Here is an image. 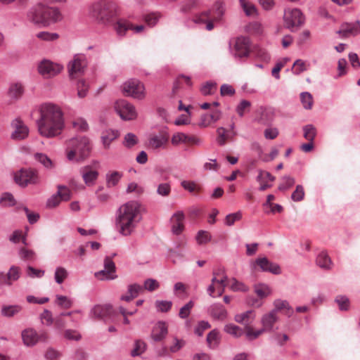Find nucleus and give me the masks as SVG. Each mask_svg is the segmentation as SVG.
<instances>
[{
	"instance_id": "f257e3e1",
	"label": "nucleus",
	"mask_w": 360,
	"mask_h": 360,
	"mask_svg": "<svg viewBox=\"0 0 360 360\" xmlns=\"http://www.w3.org/2000/svg\"><path fill=\"white\" fill-rule=\"evenodd\" d=\"M142 220L141 205L136 200H131L122 205L117 210L115 226L122 236L134 234Z\"/></svg>"
},
{
	"instance_id": "f03ea898",
	"label": "nucleus",
	"mask_w": 360,
	"mask_h": 360,
	"mask_svg": "<svg viewBox=\"0 0 360 360\" xmlns=\"http://www.w3.org/2000/svg\"><path fill=\"white\" fill-rule=\"evenodd\" d=\"M27 19L34 25L46 27L60 21L63 19V15L56 7L38 4L28 11Z\"/></svg>"
},
{
	"instance_id": "7ed1b4c3",
	"label": "nucleus",
	"mask_w": 360,
	"mask_h": 360,
	"mask_svg": "<svg viewBox=\"0 0 360 360\" xmlns=\"http://www.w3.org/2000/svg\"><path fill=\"white\" fill-rule=\"evenodd\" d=\"M91 151V143L86 136L73 137L66 143V156L70 162L79 163L84 161L90 155Z\"/></svg>"
},
{
	"instance_id": "20e7f679",
	"label": "nucleus",
	"mask_w": 360,
	"mask_h": 360,
	"mask_svg": "<svg viewBox=\"0 0 360 360\" xmlns=\"http://www.w3.org/2000/svg\"><path fill=\"white\" fill-rule=\"evenodd\" d=\"M89 13L100 22L108 24L115 14V5L106 1H98L90 6Z\"/></svg>"
},
{
	"instance_id": "39448f33",
	"label": "nucleus",
	"mask_w": 360,
	"mask_h": 360,
	"mask_svg": "<svg viewBox=\"0 0 360 360\" xmlns=\"http://www.w3.org/2000/svg\"><path fill=\"white\" fill-rule=\"evenodd\" d=\"M39 133L44 137L58 136L64 128V120H37Z\"/></svg>"
},
{
	"instance_id": "423d86ee",
	"label": "nucleus",
	"mask_w": 360,
	"mask_h": 360,
	"mask_svg": "<svg viewBox=\"0 0 360 360\" xmlns=\"http://www.w3.org/2000/svg\"><path fill=\"white\" fill-rule=\"evenodd\" d=\"M121 89L124 96L137 100L144 99L146 95L143 84L136 79H130L124 82Z\"/></svg>"
},
{
	"instance_id": "0eeeda50",
	"label": "nucleus",
	"mask_w": 360,
	"mask_h": 360,
	"mask_svg": "<svg viewBox=\"0 0 360 360\" xmlns=\"http://www.w3.org/2000/svg\"><path fill=\"white\" fill-rule=\"evenodd\" d=\"M283 21L285 27L294 32L304 25L305 18L300 9L287 8L284 11Z\"/></svg>"
},
{
	"instance_id": "6e6552de",
	"label": "nucleus",
	"mask_w": 360,
	"mask_h": 360,
	"mask_svg": "<svg viewBox=\"0 0 360 360\" xmlns=\"http://www.w3.org/2000/svg\"><path fill=\"white\" fill-rule=\"evenodd\" d=\"M100 169V162L93 160L91 162L80 168L79 172L82 179L88 186H94L98 177Z\"/></svg>"
},
{
	"instance_id": "1a4fd4ad",
	"label": "nucleus",
	"mask_w": 360,
	"mask_h": 360,
	"mask_svg": "<svg viewBox=\"0 0 360 360\" xmlns=\"http://www.w3.org/2000/svg\"><path fill=\"white\" fill-rule=\"evenodd\" d=\"M39 112L38 120H64L61 109L55 104L44 103L39 106Z\"/></svg>"
},
{
	"instance_id": "9d476101",
	"label": "nucleus",
	"mask_w": 360,
	"mask_h": 360,
	"mask_svg": "<svg viewBox=\"0 0 360 360\" xmlns=\"http://www.w3.org/2000/svg\"><path fill=\"white\" fill-rule=\"evenodd\" d=\"M14 180L21 187L29 184H37L40 179L36 171L31 169H22L14 174Z\"/></svg>"
},
{
	"instance_id": "9b49d317",
	"label": "nucleus",
	"mask_w": 360,
	"mask_h": 360,
	"mask_svg": "<svg viewBox=\"0 0 360 360\" xmlns=\"http://www.w3.org/2000/svg\"><path fill=\"white\" fill-rule=\"evenodd\" d=\"M250 42L248 37H239L235 39L233 47L230 44V50L233 57L237 60L248 57L250 54Z\"/></svg>"
},
{
	"instance_id": "f8f14e48",
	"label": "nucleus",
	"mask_w": 360,
	"mask_h": 360,
	"mask_svg": "<svg viewBox=\"0 0 360 360\" xmlns=\"http://www.w3.org/2000/svg\"><path fill=\"white\" fill-rule=\"evenodd\" d=\"M115 110L124 120H132L136 118L137 112L135 107L127 101L120 99L115 103Z\"/></svg>"
},
{
	"instance_id": "ddd939ff",
	"label": "nucleus",
	"mask_w": 360,
	"mask_h": 360,
	"mask_svg": "<svg viewBox=\"0 0 360 360\" xmlns=\"http://www.w3.org/2000/svg\"><path fill=\"white\" fill-rule=\"evenodd\" d=\"M22 339L27 347H32L39 342H46L49 339L47 332L41 330L37 332L33 328H27L22 332Z\"/></svg>"
},
{
	"instance_id": "4468645a",
	"label": "nucleus",
	"mask_w": 360,
	"mask_h": 360,
	"mask_svg": "<svg viewBox=\"0 0 360 360\" xmlns=\"http://www.w3.org/2000/svg\"><path fill=\"white\" fill-rule=\"evenodd\" d=\"M63 70V66L49 60H42L38 65V71L44 77H53Z\"/></svg>"
},
{
	"instance_id": "2eb2a0df",
	"label": "nucleus",
	"mask_w": 360,
	"mask_h": 360,
	"mask_svg": "<svg viewBox=\"0 0 360 360\" xmlns=\"http://www.w3.org/2000/svg\"><path fill=\"white\" fill-rule=\"evenodd\" d=\"M103 269L94 274L95 277L101 281H110L115 279L117 276L116 274V267L112 259L106 257L104 259Z\"/></svg>"
},
{
	"instance_id": "dca6fc26",
	"label": "nucleus",
	"mask_w": 360,
	"mask_h": 360,
	"mask_svg": "<svg viewBox=\"0 0 360 360\" xmlns=\"http://www.w3.org/2000/svg\"><path fill=\"white\" fill-rule=\"evenodd\" d=\"M87 65L86 56L83 54H76L68 65L69 76L75 78L77 75L82 74Z\"/></svg>"
},
{
	"instance_id": "f3484780",
	"label": "nucleus",
	"mask_w": 360,
	"mask_h": 360,
	"mask_svg": "<svg viewBox=\"0 0 360 360\" xmlns=\"http://www.w3.org/2000/svg\"><path fill=\"white\" fill-rule=\"evenodd\" d=\"M13 129L11 138L13 140H22L26 139L29 134V129L27 125L19 118H15L11 122Z\"/></svg>"
},
{
	"instance_id": "a211bd4d",
	"label": "nucleus",
	"mask_w": 360,
	"mask_h": 360,
	"mask_svg": "<svg viewBox=\"0 0 360 360\" xmlns=\"http://www.w3.org/2000/svg\"><path fill=\"white\" fill-rule=\"evenodd\" d=\"M259 266L262 271L269 272L275 275L281 273V268L278 264L271 262L266 257H258L252 264V268L256 269Z\"/></svg>"
},
{
	"instance_id": "6ab92c4d",
	"label": "nucleus",
	"mask_w": 360,
	"mask_h": 360,
	"mask_svg": "<svg viewBox=\"0 0 360 360\" xmlns=\"http://www.w3.org/2000/svg\"><path fill=\"white\" fill-rule=\"evenodd\" d=\"M168 334V325L165 321H158L153 327L150 337L155 342L163 340Z\"/></svg>"
},
{
	"instance_id": "aec40b11",
	"label": "nucleus",
	"mask_w": 360,
	"mask_h": 360,
	"mask_svg": "<svg viewBox=\"0 0 360 360\" xmlns=\"http://www.w3.org/2000/svg\"><path fill=\"white\" fill-rule=\"evenodd\" d=\"M171 142L174 146H177L181 143H191L195 145H200L201 141L196 136H189L183 132H177L173 134Z\"/></svg>"
},
{
	"instance_id": "412c9836",
	"label": "nucleus",
	"mask_w": 360,
	"mask_h": 360,
	"mask_svg": "<svg viewBox=\"0 0 360 360\" xmlns=\"http://www.w3.org/2000/svg\"><path fill=\"white\" fill-rule=\"evenodd\" d=\"M278 317L275 311H270L262 315L261 318L262 326L267 330L271 332L274 329V324L278 321Z\"/></svg>"
},
{
	"instance_id": "4be33fe9",
	"label": "nucleus",
	"mask_w": 360,
	"mask_h": 360,
	"mask_svg": "<svg viewBox=\"0 0 360 360\" xmlns=\"http://www.w3.org/2000/svg\"><path fill=\"white\" fill-rule=\"evenodd\" d=\"M169 140V134L166 131H162L158 135H154L149 139V146L152 148L158 149L166 146Z\"/></svg>"
},
{
	"instance_id": "5701e85b",
	"label": "nucleus",
	"mask_w": 360,
	"mask_h": 360,
	"mask_svg": "<svg viewBox=\"0 0 360 360\" xmlns=\"http://www.w3.org/2000/svg\"><path fill=\"white\" fill-rule=\"evenodd\" d=\"M338 32L343 37L356 36L360 34V22L344 23Z\"/></svg>"
},
{
	"instance_id": "b1692460",
	"label": "nucleus",
	"mask_w": 360,
	"mask_h": 360,
	"mask_svg": "<svg viewBox=\"0 0 360 360\" xmlns=\"http://www.w3.org/2000/svg\"><path fill=\"white\" fill-rule=\"evenodd\" d=\"M210 315L216 320L224 321L227 317V311L224 307L219 303L212 304L208 309Z\"/></svg>"
},
{
	"instance_id": "393cba45",
	"label": "nucleus",
	"mask_w": 360,
	"mask_h": 360,
	"mask_svg": "<svg viewBox=\"0 0 360 360\" xmlns=\"http://www.w3.org/2000/svg\"><path fill=\"white\" fill-rule=\"evenodd\" d=\"M184 219V214L181 211L176 212L172 215V221L173 223L172 226V231L175 235H179L184 230L183 221Z\"/></svg>"
},
{
	"instance_id": "a878e982",
	"label": "nucleus",
	"mask_w": 360,
	"mask_h": 360,
	"mask_svg": "<svg viewBox=\"0 0 360 360\" xmlns=\"http://www.w3.org/2000/svg\"><path fill=\"white\" fill-rule=\"evenodd\" d=\"M256 314L253 310H248L245 312L238 314L235 316L234 320L245 327L250 326V323L255 319Z\"/></svg>"
},
{
	"instance_id": "bb28decb",
	"label": "nucleus",
	"mask_w": 360,
	"mask_h": 360,
	"mask_svg": "<svg viewBox=\"0 0 360 360\" xmlns=\"http://www.w3.org/2000/svg\"><path fill=\"white\" fill-rule=\"evenodd\" d=\"M226 8L225 5L223 2L217 1L216 2L212 10L210 11L211 13L210 15L211 16L213 22H219L225 13Z\"/></svg>"
},
{
	"instance_id": "cd10ccee",
	"label": "nucleus",
	"mask_w": 360,
	"mask_h": 360,
	"mask_svg": "<svg viewBox=\"0 0 360 360\" xmlns=\"http://www.w3.org/2000/svg\"><path fill=\"white\" fill-rule=\"evenodd\" d=\"M123 173L118 171L108 172L105 175L106 186L108 188H112L116 186L122 177Z\"/></svg>"
},
{
	"instance_id": "c85d7f7f",
	"label": "nucleus",
	"mask_w": 360,
	"mask_h": 360,
	"mask_svg": "<svg viewBox=\"0 0 360 360\" xmlns=\"http://www.w3.org/2000/svg\"><path fill=\"white\" fill-rule=\"evenodd\" d=\"M113 28L117 35L123 37L125 35L126 32L128 30L132 29V25L126 20L119 19L115 23H114Z\"/></svg>"
},
{
	"instance_id": "c756f323",
	"label": "nucleus",
	"mask_w": 360,
	"mask_h": 360,
	"mask_svg": "<svg viewBox=\"0 0 360 360\" xmlns=\"http://www.w3.org/2000/svg\"><path fill=\"white\" fill-rule=\"evenodd\" d=\"M119 136L117 130L107 129L103 132L101 136L102 143L105 148H109L112 141L116 139Z\"/></svg>"
},
{
	"instance_id": "7c9ffc66",
	"label": "nucleus",
	"mask_w": 360,
	"mask_h": 360,
	"mask_svg": "<svg viewBox=\"0 0 360 360\" xmlns=\"http://www.w3.org/2000/svg\"><path fill=\"white\" fill-rule=\"evenodd\" d=\"M210 11L202 13L194 18V22L198 24L205 23L206 29L209 31L212 30L214 28V24L210 15Z\"/></svg>"
},
{
	"instance_id": "2f4dec72",
	"label": "nucleus",
	"mask_w": 360,
	"mask_h": 360,
	"mask_svg": "<svg viewBox=\"0 0 360 360\" xmlns=\"http://www.w3.org/2000/svg\"><path fill=\"white\" fill-rule=\"evenodd\" d=\"M316 262L317 265L323 269H330L333 266L330 258L325 252H321L317 255Z\"/></svg>"
},
{
	"instance_id": "473e14b6",
	"label": "nucleus",
	"mask_w": 360,
	"mask_h": 360,
	"mask_svg": "<svg viewBox=\"0 0 360 360\" xmlns=\"http://www.w3.org/2000/svg\"><path fill=\"white\" fill-rule=\"evenodd\" d=\"M20 275V269L18 266H12L6 274V285H11L14 281L19 279Z\"/></svg>"
},
{
	"instance_id": "72a5a7b5",
	"label": "nucleus",
	"mask_w": 360,
	"mask_h": 360,
	"mask_svg": "<svg viewBox=\"0 0 360 360\" xmlns=\"http://www.w3.org/2000/svg\"><path fill=\"white\" fill-rule=\"evenodd\" d=\"M24 93V87L20 83H13L10 85L8 89V96L11 98L19 99Z\"/></svg>"
},
{
	"instance_id": "f704fd0d",
	"label": "nucleus",
	"mask_w": 360,
	"mask_h": 360,
	"mask_svg": "<svg viewBox=\"0 0 360 360\" xmlns=\"http://www.w3.org/2000/svg\"><path fill=\"white\" fill-rule=\"evenodd\" d=\"M274 309H272V311H275V313L276 314H277L278 311L283 310V309H285L287 311L286 313L288 315H290L293 311L292 307L290 306L288 302L286 300H281V299L276 300L274 302Z\"/></svg>"
},
{
	"instance_id": "c9c22d12",
	"label": "nucleus",
	"mask_w": 360,
	"mask_h": 360,
	"mask_svg": "<svg viewBox=\"0 0 360 360\" xmlns=\"http://www.w3.org/2000/svg\"><path fill=\"white\" fill-rule=\"evenodd\" d=\"M224 330L226 333L232 335L236 338L241 337L245 333V329L243 330L238 326H236L233 323H229L225 325Z\"/></svg>"
},
{
	"instance_id": "e433bc0d",
	"label": "nucleus",
	"mask_w": 360,
	"mask_h": 360,
	"mask_svg": "<svg viewBox=\"0 0 360 360\" xmlns=\"http://www.w3.org/2000/svg\"><path fill=\"white\" fill-rule=\"evenodd\" d=\"M239 3L246 15L251 17L257 15V8L253 4L247 0H239Z\"/></svg>"
},
{
	"instance_id": "4c0bfd02",
	"label": "nucleus",
	"mask_w": 360,
	"mask_h": 360,
	"mask_svg": "<svg viewBox=\"0 0 360 360\" xmlns=\"http://www.w3.org/2000/svg\"><path fill=\"white\" fill-rule=\"evenodd\" d=\"M267 332V330L262 326V328L254 330L253 328L247 326L245 327V334L248 340H254L259 337L264 333Z\"/></svg>"
},
{
	"instance_id": "58836bf2",
	"label": "nucleus",
	"mask_w": 360,
	"mask_h": 360,
	"mask_svg": "<svg viewBox=\"0 0 360 360\" xmlns=\"http://www.w3.org/2000/svg\"><path fill=\"white\" fill-rule=\"evenodd\" d=\"M267 332V330L262 326V328L254 330L253 328L247 326L245 327V334L248 340H254L259 337L264 333Z\"/></svg>"
},
{
	"instance_id": "ea45409f",
	"label": "nucleus",
	"mask_w": 360,
	"mask_h": 360,
	"mask_svg": "<svg viewBox=\"0 0 360 360\" xmlns=\"http://www.w3.org/2000/svg\"><path fill=\"white\" fill-rule=\"evenodd\" d=\"M22 309L20 305H5L1 309V314L4 316L11 317L19 313Z\"/></svg>"
},
{
	"instance_id": "a19ab883",
	"label": "nucleus",
	"mask_w": 360,
	"mask_h": 360,
	"mask_svg": "<svg viewBox=\"0 0 360 360\" xmlns=\"http://www.w3.org/2000/svg\"><path fill=\"white\" fill-rule=\"evenodd\" d=\"M207 342L210 348H216L219 342V331L214 329L210 332L207 336Z\"/></svg>"
},
{
	"instance_id": "79ce46f5",
	"label": "nucleus",
	"mask_w": 360,
	"mask_h": 360,
	"mask_svg": "<svg viewBox=\"0 0 360 360\" xmlns=\"http://www.w3.org/2000/svg\"><path fill=\"white\" fill-rule=\"evenodd\" d=\"M110 309V306L96 305L91 309V316L94 318H103Z\"/></svg>"
},
{
	"instance_id": "37998d69",
	"label": "nucleus",
	"mask_w": 360,
	"mask_h": 360,
	"mask_svg": "<svg viewBox=\"0 0 360 360\" xmlns=\"http://www.w3.org/2000/svg\"><path fill=\"white\" fill-rule=\"evenodd\" d=\"M146 348L147 345L143 340H137L134 342V347L131 352V355L132 356H140L141 354L145 352Z\"/></svg>"
},
{
	"instance_id": "c03bdc74",
	"label": "nucleus",
	"mask_w": 360,
	"mask_h": 360,
	"mask_svg": "<svg viewBox=\"0 0 360 360\" xmlns=\"http://www.w3.org/2000/svg\"><path fill=\"white\" fill-rule=\"evenodd\" d=\"M36 37L45 41H53L59 38V34L56 32L42 31L37 33Z\"/></svg>"
},
{
	"instance_id": "a18cd8bd",
	"label": "nucleus",
	"mask_w": 360,
	"mask_h": 360,
	"mask_svg": "<svg viewBox=\"0 0 360 360\" xmlns=\"http://www.w3.org/2000/svg\"><path fill=\"white\" fill-rule=\"evenodd\" d=\"M217 137L216 141L219 146L225 145L226 141L231 138V136L228 134L226 129L222 127H219L217 129Z\"/></svg>"
},
{
	"instance_id": "49530a36",
	"label": "nucleus",
	"mask_w": 360,
	"mask_h": 360,
	"mask_svg": "<svg viewBox=\"0 0 360 360\" xmlns=\"http://www.w3.org/2000/svg\"><path fill=\"white\" fill-rule=\"evenodd\" d=\"M68 271L66 269L62 266L56 267L54 274V279L57 283L61 284L68 278Z\"/></svg>"
},
{
	"instance_id": "de8ad7c7",
	"label": "nucleus",
	"mask_w": 360,
	"mask_h": 360,
	"mask_svg": "<svg viewBox=\"0 0 360 360\" xmlns=\"http://www.w3.org/2000/svg\"><path fill=\"white\" fill-rule=\"evenodd\" d=\"M56 298V304H58L60 308L69 309L72 306V300L67 296L57 295Z\"/></svg>"
},
{
	"instance_id": "09e8293b",
	"label": "nucleus",
	"mask_w": 360,
	"mask_h": 360,
	"mask_svg": "<svg viewBox=\"0 0 360 360\" xmlns=\"http://www.w3.org/2000/svg\"><path fill=\"white\" fill-rule=\"evenodd\" d=\"M301 103L303 108L306 110H310L313 105V97L309 92H302L300 94Z\"/></svg>"
},
{
	"instance_id": "8fccbe9b",
	"label": "nucleus",
	"mask_w": 360,
	"mask_h": 360,
	"mask_svg": "<svg viewBox=\"0 0 360 360\" xmlns=\"http://www.w3.org/2000/svg\"><path fill=\"white\" fill-rule=\"evenodd\" d=\"M223 275L219 280V283L215 285V292L217 296L220 297L225 291V288L227 285L228 277L225 272L222 271Z\"/></svg>"
},
{
	"instance_id": "3c124183",
	"label": "nucleus",
	"mask_w": 360,
	"mask_h": 360,
	"mask_svg": "<svg viewBox=\"0 0 360 360\" xmlns=\"http://www.w3.org/2000/svg\"><path fill=\"white\" fill-rule=\"evenodd\" d=\"M212 236L209 232L200 230L197 233L195 240L198 245L206 244L211 240Z\"/></svg>"
},
{
	"instance_id": "603ef678",
	"label": "nucleus",
	"mask_w": 360,
	"mask_h": 360,
	"mask_svg": "<svg viewBox=\"0 0 360 360\" xmlns=\"http://www.w3.org/2000/svg\"><path fill=\"white\" fill-rule=\"evenodd\" d=\"M255 291L256 294L261 298L266 297L271 293V288L266 284H259L256 285Z\"/></svg>"
},
{
	"instance_id": "864d4df0",
	"label": "nucleus",
	"mask_w": 360,
	"mask_h": 360,
	"mask_svg": "<svg viewBox=\"0 0 360 360\" xmlns=\"http://www.w3.org/2000/svg\"><path fill=\"white\" fill-rule=\"evenodd\" d=\"M34 158L36 160L39 162L42 165H44L47 169H51L53 166L51 160L44 153H36L34 155Z\"/></svg>"
},
{
	"instance_id": "5fc2aeb1",
	"label": "nucleus",
	"mask_w": 360,
	"mask_h": 360,
	"mask_svg": "<svg viewBox=\"0 0 360 360\" xmlns=\"http://www.w3.org/2000/svg\"><path fill=\"white\" fill-rule=\"evenodd\" d=\"M335 302L338 304L340 310L347 311L349 309V300L345 295H338L335 297Z\"/></svg>"
},
{
	"instance_id": "6e6d98bb",
	"label": "nucleus",
	"mask_w": 360,
	"mask_h": 360,
	"mask_svg": "<svg viewBox=\"0 0 360 360\" xmlns=\"http://www.w3.org/2000/svg\"><path fill=\"white\" fill-rule=\"evenodd\" d=\"M304 137L309 141H314L316 134V128L312 124H307L303 127Z\"/></svg>"
},
{
	"instance_id": "4d7b16f0",
	"label": "nucleus",
	"mask_w": 360,
	"mask_h": 360,
	"mask_svg": "<svg viewBox=\"0 0 360 360\" xmlns=\"http://www.w3.org/2000/svg\"><path fill=\"white\" fill-rule=\"evenodd\" d=\"M194 306L193 301H189L185 305H184L179 310V316L181 319H185L188 318L191 314V311Z\"/></svg>"
},
{
	"instance_id": "13d9d810",
	"label": "nucleus",
	"mask_w": 360,
	"mask_h": 360,
	"mask_svg": "<svg viewBox=\"0 0 360 360\" xmlns=\"http://www.w3.org/2000/svg\"><path fill=\"white\" fill-rule=\"evenodd\" d=\"M77 96L79 98H84L87 95L89 86L83 79H80L77 84Z\"/></svg>"
},
{
	"instance_id": "bf43d9fd",
	"label": "nucleus",
	"mask_w": 360,
	"mask_h": 360,
	"mask_svg": "<svg viewBox=\"0 0 360 360\" xmlns=\"http://www.w3.org/2000/svg\"><path fill=\"white\" fill-rule=\"evenodd\" d=\"M138 143V138L133 133H128L124 136L123 145L127 148H131Z\"/></svg>"
},
{
	"instance_id": "052dcab7",
	"label": "nucleus",
	"mask_w": 360,
	"mask_h": 360,
	"mask_svg": "<svg viewBox=\"0 0 360 360\" xmlns=\"http://www.w3.org/2000/svg\"><path fill=\"white\" fill-rule=\"evenodd\" d=\"M73 127L81 131H86L89 129V124L86 120L82 117L75 119L72 122Z\"/></svg>"
},
{
	"instance_id": "680f3d73",
	"label": "nucleus",
	"mask_w": 360,
	"mask_h": 360,
	"mask_svg": "<svg viewBox=\"0 0 360 360\" xmlns=\"http://www.w3.org/2000/svg\"><path fill=\"white\" fill-rule=\"evenodd\" d=\"M171 193V185L169 183H162L158 186L157 193L162 197L168 196Z\"/></svg>"
},
{
	"instance_id": "e2e57ef3",
	"label": "nucleus",
	"mask_w": 360,
	"mask_h": 360,
	"mask_svg": "<svg viewBox=\"0 0 360 360\" xmlns=\"http://www.w3.org/2000/svg\"><path fill=\"white\" fill-rule=\"evenodd\" d=\"M172 306V302L171 301L157 300L155 302V307L157 309L161 312H167L170 310Z\"/></svg>"
},
{
	"instance_id": "0e129e2a",
	"label": "nucleus",
	"mask_w": 360,
	"mask_h": 360,
	"mask_svg": "<svg viewBox=\"0 0 360 360\" xmlns=\"http://www.w3.org/2000/svg\"><path fill=\"white\" fill-rule=\"evenodd\" d=\"M295 184V179L289 176H285L282 178V181L278 186V189L281 191H285L292 186Z\"/></svg>"
},
{
	"instance_id": "69168bd1",
	"label": "nucleus",
	"mask_w": 360,
	"mask_h": 360,
	"mask_svg": "<svg viewBox=\"0 0 360 360\" xmlns=\"http://www.w3.org/2000/svg\"><path fill=\"white\" fill-rule=\"evenodd\" d=\"M304 197V188L301 185H297L295 190L291 195V199L295 202H299L303 200Z\"/></svg>"
},
{
	"instance_id": "338daca9",
	"label": "nucleus",
	"mask_w": 360,
	"mask_h": 360,
	"mask_svg": "<svg viewBox=\"0 0 360 360\" xmlns=\"http://www.w3.org/2000/svg\"><path fill=\"white\" fill-rule=\"evenodd\" d=\"M40 319L41 322L48 326L52 325L53 323L52 313L48 309L44 310V311L40 314Z\"/></svg>"
},
{
	"instance_id": "774afa93",
	"label": "nucleus",
	"mask_w": 360,
	"mask_h": 360,
	"mask_svg": "<svg viewBox=\"0 0 360 360\" xmlns=\"http://www.w3.org/2000/svg\"><path fill=\"white\" fill-rule=\"evenodd\" d=\"M216 89L217 85L215 83L212 82H207L202 85V86L200 89V91L203 95L206 96L212 94L213 91L216 90Z\"/></svg>"
}]
</instances>
